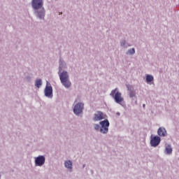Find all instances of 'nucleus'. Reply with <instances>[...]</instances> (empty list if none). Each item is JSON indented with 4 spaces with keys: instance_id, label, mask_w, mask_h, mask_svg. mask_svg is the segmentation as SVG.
<instances>
[{
    "instance_id": "nucleus-12",
    "label": "nucleus",
    "mask_w": 179,
    "mask_h": 179,
    "mask_svg": "<svg viewBox=\"0 0 179 179\" xmlns=\"http://www.w3.org/2000/svg\"><path fill=\"white\" fill-rule=\"evenodd\" d=\"M45 13V10H44V8H42V10L38 13V17H39V19L44 18Z\"/></svg>"
},
{
    "instance_id": "nucleus-19",
    "label": "nucleus",
    "mask_w": 179,
    "mask_h": 179,
    "mask_svg": "<svg viewBox=\"0 0 179 179\" xmlns=\"http://www.w3.org/2000/svg\"><path fill=\"white\" fill-rule=\"evenodd\" d=\"M121 45H122V47L125 45V41H124L123 43H121Z\"/></svg>"
},
{
    "instance_id": "nucleus-2",
    "label": "nucleus",
    "mask_w": 179,
    "mask_h": 179,
    "mask_svg": "<svg viewBox=\"0 0 179 179\" xmlns=\"http://www.w3.org/2000/svg\"><path fill=\"white\" fill-rule=\"evenodd\" d=\"M117 89L113 90L110 92V96L114 97L115 101L117 103V104H121V103L124 101V98H122L121 92H117L115 93Z\"/></svg>"
},
{
    "instance_id": "nucleus-11",
    "label": "nucleus",
    "mask_w": 179,
    "mask_h": 179,
    "mask_svg": "<svg viewBox=\"0 0 179 179\" xmlns=\"http://www.w3.org/2000/svg\"><path fill=\"white\" fill-rule=\"evenodd\" d=\"M127 89L129 90V97H135V91L134 90V87L131 86H127Z\"/></svg>"
},
{
    "instance_id": "nucleus-20",
    "label": "nucleus",
    "mask_w": 179,
    "mask_h": 179,
    "mask_svg": "<svg viewBox=\"0 0 179 179\" xmlns=\"http://www.w3.org/2000/svg\"><path fill=\"white\" fill-rule=\"evenodd\" d=\"M145 104L143 105V107L144 108H145Z\"/></svg>"
},
{
    "instance_id": "nucleus-10",
    "label": "nucleus",
    "mask_w": 179,
    "mask_h": 179,
    "mask_svg": "<svg viewBox=\"0 0 179 179\" xmlns=\"http://www.w3.org/2000/svg\"><path fill=\"white\" fill-rule=\"evenodd\" d=\"M157 134L159 136H164L167 131H166V129L163 127H159L157 131Z\"/></svg>"
},
{
    "instance_id": "nucleus-3",
    "label": "nucleus",
    "mask_w": 179,
    "mask_h": 179,
    "mask_svg": "<svg viewBox=\"0 0 179 179\" xmlns=\"http://www.w3.org/2000/svg\"><path fill=\"white\" fill-rule=\"evenodd\" d=\"M99 124L101 126L100 128L101 134H107V132H108V127H110V122L108 120H105L100 122Z\"/></svg>"
},
{
    "instance_id": "nucleus-18",
    "label": "nucleus",
    "mask_w": 179,
    "mask_h": 179,
    "mask_svg": "<svg viewBox=\"0 0 179 179\" xmlns=\"http://www.w3.org/2000/svg\"><path fill=\"white\" fill-rule=\"evenodd\" d=\"M94 129L99 131V129H100V126L99 124H94Z\"/></svg>"
},
{
    "instance_id": "nucleus-13",
    "label": "nucleus",
    "mask_w": 179,
    "mask_h": 179,
    "mask_svg": "<svg viewBox=\"0 0 179 179\" xmlns=\"http://www.w3.org/2000/svg\"><path fill=\"white\" fill-rule=\"evenodd\" d=\"M165 152L166 155H171V153H173V148H171V145H167L166 147Z\"/></svg>"
},
{
    "instance_id": "nucleus-8",
    "label": "nucleus",
    "mask_w": 179,
    "mask_h": 179,
    "mask_svg": "<svg viewBox=\"0 0 179 179\" xmlns=\"http://www.w3.org/2000/svg\"><path fill=\"white\" fill-rule=\"evenodd\" d=\"M45 96H46V97H51L52 96V87H51V85H46L45 89Z\"/></svg>"
},
{
    "instance_id": "nucleus-7",
    "label": "nucleus",
    "mask_w": 179,
    "mask_h": 179,
    "mask_svg": "<svg viewBox=\"0 0 179 179\" xmlns=\"http://www.w3.org/2000/svg\"><path fill=\"white\" fill-rule=\"evenodd\" d=\"M45 163V157L44 156H39L35 159V164L40 167Z\"/></svg>"
},
{
    "instance_id": "nucleus-14",
    "label": "nucleus",
    "mask_w": 179,
    "mask_h": 179,
    "mask_svg": "<svg viewBox=\"0 0 179 179\" xmlns=\"http://www.w3.org/2000/svg\"><path fill=\"white\" fill-rule=\"evenodd\" d=\"M64 166L66 169H72V162L71 161H66L64 163Z\"/></svg>"
},
{
    "instance_id": "nucleus-15",
    "label": "nucleus",
    "mask_w": 179,
    "mask_h": 179,
    "mask_svg": "<svg viewBox=\"0 0 179 179\" xmlns=\"http://www.w3.org/2000/svg\"><path fill=\"white\" fill-rule=\"evenodd\" d=\"M43 85V83L41 81V79H38L36 80L35 86L39 89V87Z\"/></svg>"
},
{
    "instance_id": "nucleus-1",
    "label": "nucleus",
    "mask_w": 179,
    "mask_h": 179,
    "mask_svg": "<svg viewBox=\"0 0 179 179\" xmlns=\"http://www.w3.org/2000/svg\"><path fill=\"white\" fill-rule=\"evenodd\" d=\"M59 78L63 86H65L66 87H71L69 76H68V73L66 71H63L62 73H60Z\"/></svg>"
},
{
    "instance_id": "nucleus-16",
    "label": "nucleus",
    "mask_w": 179,
    "mask_h": 179,
    "mask_svg": "<svg viewBox=\"0 0 179 179\" xmlns=\"http://www.w3.org/2000/svg\"><path fill=\"white\" fill-rule=\"evenodd\" d=\"M152 80H153V76H150V75H147V76H146V81L148 83H149V82H152Z\"/></svg>"
},
{
    "instance_id": "nucleus-6",
    "label": "nucleus",
    "mask_w": 179,
    "mask_h": 179,
    "mask_svg": "<svg viewBox=\"0 0 179 179\" xmlns=\"http://www.w3.org/2000/svg\"><path fill=\"white\" fill-rule=\"evenodd\" d=\"M83 103H77L73 108V113L74 114H76V115L80 114L83 110Z\"/></svg>"
},
{
    "instance_id": "nucleus-17",
    "label": "nucleus",
    "mask_w": 179,
    "mask_h": 179,
    "mask_svg": "<svg viewBox=\"0 0 179 179\" xmlns=\"http://www.w3.org/2000/svg\"><path fill=\"white\" fill-rule=\"evenodd\" d=\"M135 52V49L132 48L128 50V52H127V54H130L132 55Z\"/></svg>"
},
{
    "instance_id": "nucleus-4",
    "label": "nucleus",
    "mask_w": 179,
    "mask_h": 179,
    "mask_svg": "<svg viewBox=\"0 0 179 179\" xmlns=\"http://www.w3.org/2000/svg\"><path fill=\"white\" fill-rule=\"evenodd\" d=\"M43 5H44L43 0H32V7L36 10L43 8Z\"/></svg>"
},
{
    "instance_id": "nucleus-5",
    "label": "nucleus",
    "mask_w": 179,
    "mask_h": 179,
    "mask_svg": "<svg viewBox=\"0 0 179 179\" xmlns=\"http://www.w3.org/2000/svg\"><path fill=\"white\" fill-rule=\"evenodd\" d=\"M160 141H161L160 137H159L158 136L151 137V140H150L151 146H152L153 148H156L157 146H159V145L160 144Z\"/></svg>"
},
{
    "instance_id": "nucleus-9",
    "label": "nucleus",
    "mask_w": 179,
    "mask_h": 179,
    "mask_svg": "<svg viewBox=\"0 0 179 179\" xmlns=\"http://www.w3.org/2000/svg\"><path fill=\"white\" fill-rule=\"evenodd\" d=\"M101 120H104V114L101 112H97L94 114V121H101Z\"/></svg>"
}]
</instances>
